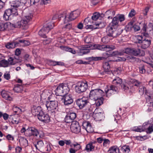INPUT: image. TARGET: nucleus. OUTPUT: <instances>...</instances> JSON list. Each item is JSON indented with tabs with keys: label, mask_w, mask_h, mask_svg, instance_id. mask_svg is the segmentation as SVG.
<instances>
[{
	"label": "nucleus",
	"mask_w": 153,
	"mask_h": 153,
	"mask_svg": "<svg viewBox=\"0 0 153 153\" xmlns=\"http://www.w3.org/2000/svg\"><path fill=\"white\" fill-rule=\"evenodd\" d=\"M11 8L5 10L3 15L4 19L7 21L11 19V16H16L18 15L17 10L18 7H13L12 6L11 3Z\"/></svg>",
	"instance_id": "7ed1b4c3"
},
{
	"label": "nucleus",
	"mask_w": 153,
	"mask_h": 153,
	"mask_svg": "<svg viewBox=\"0 0 153 153\" xmlns=\"http://www.w3.org/2000/svg\"><path fill=\"white\" fill-rule=\"evenodd\" d=\"M54 23L51 22L49 23L46 26L41 29L39 32V35L43 38L46 37V34L48 33L50 30L54 27Z\"/></svg>",
	"instance_id": "6e6552de"
},
{
	"label": "nucleus",
	"mask_w": 153,
	"mask_h": 153,
	"mask_svg": "<svg viewBox=\"0 0 153 153\" xmlns=\"http://www.w3.org/2000/svg\"><path fill=\"white\" fill-rule=\"evenodd\" d=\"M76 63L78 64H86L88 63V62H83L82 60H79L77 61L76 62Z\"/></svg>",
	"instance_id": "69168bd1"
},
{
	"label": "nucleus",
	"mask_w": 153,
	"mask_h": 153,
	"mask_svg": "<svg viewBox=\"0 0 153 153\" xmlns=\"http://www.w3.org/2000/svg\"><path fill=\"white\" fill-rule=\"evenodd\" d=\"M115 14V12L112 10H109L106 12L105 16L107 17L108 19H111Z\"/></svg>",
	"instance_id": "cd10ccee"
},
{
	"label": "nucleus",
	"mask_w": 153,
	"mask_h": 153,
	"mask_svg": "<svg viewBox=\"0 0 153 153\" xmlns=\"http://www.w3.org/2000/svg\"><path fill=\"white\" fill-rule=\"evenodd\" d=\"M44 143L42 140L38 142L37 145H35V146L36 149L39 150L42 149L44 146Z\"/></svg>",
	"instance_id": "4c0bfd02"
},
{
	"label": "nucleus",
	"mask_w": 153,
	"mask_h": 153,
	"mask_svg": "<svg viewBox=\"0 0 153 153\" xmlns=\"http://www.w3.org/2000/svg\"><path fill=\"white\" fill-rule=\"evenodd\" d=\"M112 83L114 85H120L122 83V80L121 78L116 77L113 79Z\"/></svg>",
	"instance_id": "7c9ffc66"
},
{
	"label": "nucleus",
	"mask_w": 153,
	"mask_h": 153,
	"mask_svg": "<svg viewBox=\"0 0 153 153\" xmlns=\"http://www.w3.org/2000/svg\"><path fill=\"white\" fill-rule=\"evenodd\" d=\"M98 109H96L93 114V116L96 121H100L102 120L103 114L101 112L97 113Z\"/></svg>",
	"instance_id": "4be33fe9"
},
{
	"label": "nucleus",
	"mask_w": 153,
	"mask_h": 153,
	"mask_svg": "<svg viewBox=\"0 0 153 153\" xmlns=\"http://www.w3.org/2000/svg\"><path fill=\"white\" fill-rule=\"evenodd\" d=\"M4 78L7 80H9L10 78V74L9 72H6L4 75Z\"/></svg>",
	"instance_id": "603ef678"
},
{
	"label": "nucleus",
	"mask_w": 153,
	"mask_h": 153,
	"mask_svg": "<svg viewBox=\"0 0 153 153\" xmlns=\"http://www.w3.org/2000/svg\"><path fill=\"white\" fill-rule=\"evenodd\" d=\"M91 23V22L90 21V19L89 18L87 17L85 19L84 22V25H86V26L89 25Z\"/></svg>",
	"instance_id": "8fccbe9b"
},
{
	"label": "nucleus",
	"mask_w": 153,
	"mask_h": 153,
	"mask_svg": "<svg viewBox=\"0 0 153 153\" xmlns=\"http://www.w3.org/2000/svg\"><path fill=\"white\" fill-rule=\"evenodd\" d=\"M9 63L11 65H14L19 61V57H10L8 59Z\"/></svg>",
	"instance_id": "bb28decb"
},
{
	"label": "nucleus",
	"mask_w": 153,
	"mask_h": 153,
	"mask_svg": "<svg viewBox=\"0 0 153 153\" xmlns=\"http://www.w3.org/2000/svg\"><path fill=\"white\" fill-rule=\"evenodd\" d=\"M88 87L87 82H78L75 87L76 91L79 93L84 92L85 91Z\"/></svg>",
	"instance_id": "1a4fd4ad"
},
{
	"label": "nucleus",
	"mask_w": 153,
	"mask_h": 153,
	"mask_svg": "<svg viewBox=\"0 0 153 153\" xmlns=\"http://www.w3.org/2000/svg\"><path fill=\"white\" fill-rule=\"evenodd\" d=\"M79 14L80 12L78 10L73 11L67 15L66 12H64L63 14L65 19L64 22H66L69 21L74 20L78 17Z\"/></svg>",
	"instance_id": "0eeeda50"
},
{
	"label": "nucleus",
	"mask_w": 153,
	"mask_h": 153,
	"mask_svg": "<svg viewBox=\"0 0 153 153\" xmlns=\"http://www.w3.org/2000/svg\"><path fill=\"white\" fill-rule=\"evenodd\" d=\"M51 2V0H41L40 4H45L49 3Z\"/></svg>",
	"instance_id": "13d9d810"
},
{
	"label": "nucleus",
	"mask_w": 153,
	"mask_h": 153,
	"mask_svg": "<svg viewBox=\"0 0 153 153\" xmlns=\"http://www.w3.org/2000/svg\"><path fill=\"white\" fill-rule=\"evenodd\" d=\"M22 19L20 21L17 22L15 25H14V28H22L23 29H25V27L27 26L24 25V22H22Z\"/></svg>",
	"instance_id": "a878e982"
},
{
	"label": "nucleus",
	"mask_w": 153,
	"mask_h": 153,
	"mask_svg": "<svg viewBox=\"0 0 153 153\" xmlns=\"http://www.w3.org/2000/svg\"><path fill=\"white\" fill-rule=\"evenodd\" d=\"M19 42L22 46H27L30 44L29 42L27 40H20Z\"/></svg>",
	"instance_id": "de8ad7c7"
},
{
	"label": "nucleus",
	"mask_w": 153,
	"mask_h": 153,
	"mask_svg": "<svg viewBox=\"0 0 153 153\" xmlns=\"http://www.w3.org/2000/svg\"><path fill=\"white\" fill-rule=\"evenodd\" d=\"M117 59L116 60V61H125L126 59H131V57L129 56H127L126 59L125 58L121 57H118Z\"/></svg>",
	"instance_id": "3c124183"
},
{
	"label": "nucleus",
	"mask_w": 153,
	"mask_h": 153,
	"mask_svg": "<svg viewBox=\"0 0 153 153\" xmlns=\"http://www.w3.org/2000/svg\"><path fill=\"white\" fill-rule=\"evenodd\" d=\"M104 95V93L101 90L97 89L91 90L89 94V98L91 100H96Z\"/></svg>",
	"instance_id": "39448f33"
},
{
	"label": "nucleus",
	"mask_w": 153,
	"mask_h": 153,
	"mask_svg": "<svg viewBox=\"0 0 153 153\" xmlns=\"http://www.w3.org/2000/svg\"><path fill=\"white\" fill-rule=\"evenodd\" d=\"M4 30H12L14 28V25L11 24L10 22H7L4 23Z\"/></svg>",
	"instance_id": "c756f323"
},
{
	"label": "nucleus",
	"mask_w": 153,
	"mask_h": 153,
	"mask_svg": "<svg viewBox=\"0 0 153 153\" xmlns=\"http://www.w3.org/2000/svg\"><path fill=\"white\" fill-rule=\"evenodd\" d=\"M97 48L102 51L108 52L114 49L115 47L112 45H98L97 47Z\"/></svg>",
	"instance_id": "4468645a"
},
{
	"label": "nucleus",
	"mask_w": 153,
	"mask_h": 153,
	"mask_svg": "<svg viewBox=\"0 0 153 153\" xmlns=\"http://www.w3.org/2000/svg\"><path fill=\"white\" fill-rule=\"evenodd\" d=\"M119 148L116 146L111 147L108 150L109 153H119Z\"/></svg>",
	"instance_id": "473e14b6"
},
{
	"label": "nucleus",
	"mask_w": 153,
	"mask_h": 153,
	"mask_svg": "<svg viewBox=\"0 0 153 153\" xmlns=\"http://www.w3.org/2000/svg\"><path fill=\"white\" fill-rule=\"evenodd\" d=\"M94 143H90L86 146L85 150L87 152H90L93 151L94 149Z\"/></svg>",
	"instance_id": "c85d7f7f"
},
{
	"label": "nucleus",
	"mask_w": 153,
	"mask_h": 153,
	"mask_svg": "<svg viewBox=\"0 0 153 153\" xmlns=\"http://www.w3.org/2000/svg\"><path fill=\"white\" fill-rule=\"evenodd\" d=\"M18 44L19 43H17L16 42H9L5 46L8 49L13 48L16 47L17 45H18Z\"/></svg>",
	"instance_id": "f704fd0d"
},
{
	"label": "nucleus",
	"mask_w": 153,
	"mask_h": 153,
	"mask_svg": "<svg viewBox=\"0 0 153 153\" xmlns=\"http://www.w3.org/2000/svg\"><path fill=\"white\" fill-rule=\"evenodd\" d=\"M123 53L127 54L137 56L141 54V51L140 49L134 48H127L123 51Z\"/></svg>",
	"instance_id": "9d476101"
},
{
	"label": "nucleus",
	"mask_w": 153,
	"mask_h": 153,
	"mask_svg": "<svg viewBox=\"0 0 153 153\" xmlns=\"http://www.w3.org/2000/svg\"><path fill=\"white\" fill-rule=\"evenodd\" d=\"M143 31V35L146 38L144 39L141 36H137L134 37L135 42L141 44V47L143 49L147 48L150 45L151 41L150 38H148L149 34L146 33V28L145 25H144L142 29Z\"/></svg>",
	"instance_id": "f03ea898"
},
{
	"label": "nucleus",
	"mask_w": 153,
	"mask_h": 153,
	"mask_svg": "<svg viewBox=\"0 0 153 153\" xmlns=\"http://www.w3.org/2000/svg\"><path fill=\"white\" fill-rule=\"evenodd\" d=\"M100 16V14L98 13H95L93 14L91 17L92 19L94 21L97 20Z\"/></svg>",
	"instance_id": "a18cd8bd"
},
{
	"label": "nucleus",
	"mask_w": 153,
	"mask_h": 153,
	"mask_svg": "<svg viewBox=\"0 0 153 153\" xmlns=\"http://www.w3.org/2000/svg\"><path fill=\"white\" fill-rule=\"evenodd\" d=\"M103 141V145L105 146H107V145L109 144L110 143V141L107 139H104Z\"/></svg>",
	"instance_id": "680f3d73"
},
{
	"label": "nucleus",
	"mask_w": 153,
	"mask_h": 153,
	"mask_svg": "<svg viewBox=\"0 0 153 153\" xmlns=\"http://www.w3.org/2000/svg\"><path fill=\"white\" fill-rule=\"evenodd\" d=\"M41 114L38 116V119L40 120L45 123L50 122V117L48 114H45L43 111L41 112Z\"/></svg>",
	"instance_id": "2eb2a0df"
},
{
	"label": "nucleus",
	"mask_w": 153,
	"mask_h": 153,
	"mask_svg": "<svg viewBox=\"0 0 153 153\" xmlns=\"http://www.w3.org/2000/svg\"><path fill=\"white\" fill-rule=\"evenodd\" d=\"M72 27V25L71 24H67L65 27L63 28V29L68 30H70Z\"/></svg>",
	"instance_id": "5fc2aeb1"
},
{
	"label": "nucleus",
	"mask_w": 153,
	"mask_h": 153,
	"mask_svg": "<svg viewBox=\"0 0 153 153\" xmlns=\"http://www.w3.org/2000/svg\"><path fill=\"white\" fill-rule=\"evenodd\" d=\"M70 128L71 131L74 133H78L80 131V127L78 123L76 121H74L72 122Z\"/></svg>",
	"instance_id": "f8f14e48"
},
{
	"label": "nucleus",
	"mask_w": 153,
	"mask_h": 153,
	"mask_svg": "<svg viewBox=\"0 0 153 153\" xmlns=\"http://www.w3.org/2000/svg\"><path fill=\"white\" fill-rule=\"evenodd\" d=\"M45 105L50 113H54L58 111V102L56 101H50L46 102Z\"/></svg>",
	"instance_id": "423d86ee"
},
{
	"label": "nucleus",
	"mask_w": 153,
	"mask_h": 153,
	"mask_svg": "<svg viewBox=\"0 0 153 153\" xmlns=\"http://www.w3.org/2000/svg\"><path fill=\"white\" fill-rule=\"evenodd\" d=\"M131 130L137 132H141L143 131V129L140 126H134L131 128Z\"/></svg>",
	"instance_id": "ea45409f"
},
{
	"label": "nucleus",
	"mask_w": 153,
	"mask_h": 153,
	"mask_svg": "<svg viewBox=\"0 0 153 153\" xmlns=\"http://www.w3.org/2000/svg\"><path fill=\"white\" fill-rule=\"evenodd\" d=\"M105 91L106 96L108 97H110L115 93V92L113 91L111 89L108 88H106L105 90Z\"/></svg>",
	"instance_id": "79ce46f5"
},
{
	"label": "nucleus",
	"mask_w": 153,
	"mask_h": 153,
	"mask_svg": "<svg viewBox=\"0 0 153 153\" xmlns=\"http://www.w3.org/2000/svg\"><path fill=\"white\" fill-rule=\"evenodd\" d=\"M102 24L100 23H95L93 25H87L85 26V28L86 29H97L101 28L102 27L100 26Z\"/></svg>",
	"instance_id": "b1692460"
},
{
	"label": "nucleus",
	"mask_w": 153,
	"mask_h": 153,
	"mask_svg": "<svg viewBox=\"0 0 153 153\" xmlns=\"http://www.w3.org/2000/svg\"><path fill=\"white\" fill-rule=\"evenodd\" d=\"M64 13V12H60L57 13L53 16L52 18V20H55L57 19V20H59L62 19L64 21L65 19H64V16L63 15Z\"/></svg>",
	"instance_id": "412c9836"
},
{
	"label": "nucleus",
	"mask_w": 153,
	"mask_h": 153,
	"mask_svg": "<svg viewBox=\"0 0 153 153\" xmlns=\"http://www.w3.org/2000/svg\"><path fill=\"white\" fill-rule=\"evenodd\" d=\"M13 111L16 113L20 114L22 112L21 109L16 106H13Z\"/></svg>",
	"instance_id": "c03bdc74"
},
{
	"label": "nucleus",
	"mask_w": 153,
	"mask_h": 153,
	"mask_svg": "<svg viewBox=\"0 0 153 153\" xmlns=\"http://www.w3.org/2000/svg\"><path fill=\"white\" fill-rule=\"evenodd\" d=\"M126 27L129 30H131L132 28H134V30H136L135 27L134 25V23L132 22L128 23V25L126 26Z\"/></svg>",
	"instance_id": "49530a36"
},
{
	"label": "nucleus",
	"mask_w": 153,
	"mask_h": 153,
	"mask_svg": "<svg viewBox=\"0 0 153 153\" xmlns=\"http://www.w3.org/2000/svg\"><path fill=\"white\" fill-rule=\"evenodd\" d=\"M82 126L83 128H84L88 132L91 133L93 132V128L91 127V124L88 122H84L82 123Z\"/></svg>",
	"instance_id": "f3484780"
},
{
	"label": "nucleus",
	"mask_w": 153,
	"mask_h": 153,
	"mask_svg": "<svg viewBox=\"0 0 153 153\" xmlns=\"http://www.w3.org/2000/svg\"><path fill=\"white\" fill-rule=\"evenodd\" d=\"M22 90V86L19 85H16L14 88V91L17 93L21 92Z\"/></svg>",
	"instance_id": "58836bf2"
},
{
	"label": "nucleus",
	"mask_w": 153,
	"mask_h": 153,
	"mask_svg": "<svg viewBox=\"0 0 153 153\" xmlns=\"http://www.w3.org/2000/svg\"><path fill=\"white\" fill-rule=\"evenodd\" d=\"M109 89L115 92H116L117 90V88L114 85H111Z\"/></svg>",
	"instance_id": "e2e57ef3"
},
{
	"label": "nucleus",
	"mask_w": 153,
	"mask_h": 153,
	"mask_svg": "<svg viewBox=\"0 0 153 153\" xmlns=\"http://www.w3.org/2000/svg\"><path fill=\"white\" fill-rule=\"evenodd\" d=\"M95 101V104L97 106H99L102 104L103 101V98L102 97L98 98V99L94 100Z\"/></svg>",
	"instance_id": "e433bc0d"
},
{
	"label": "nucleus",
	"mask_w": 153,
	"mask_h": 153,
	"mask_svg": "<svg viewBox=\"0 0 153 153\" xmlns=\"http://www.w3.org/2000/svg\"><path fill=\"white\" fill-rule=\"evenodd\" d=\"M134 84L135 86L139 87L142 85L141 82L137 80H135L134 82Z\"/></svg>",
	"instance_id": "bf43d9fd"
},
{
	"label": "nucleus",
	"mask_w": 153,
	"mask_h": 153,
	"mask_svg": "<svg viewBox=\"0 0 153 153\" xmlns=\"http://www.w3.org/2000/svg\"><path fill=\"white\" fill-rule=\"evenodd\" d=\"M147 133L150 134L153 131V124L150 125L146 130Z\"/></svg>",
	"instance_id": "09e8293b"
},
{
	"label": "nucleus",
	"mask_w": 153,
	"mask_h": 153,
	"mask_svg": "<svg viewBox=\"0 0 153 153\" xmlns=\"http://www.w3.org/2000/svg\"><path fill=\"white\" fill-rule=\"evenodd\" d=\"M19 142L21 145L24 147H26L28 145V141L25 138H21L19 140Z\"/></svg>",
	"instance_id": "c9c22d12"
},
{
	"label": "nucleus",
	"mask_w": 153,
	"mask_h": 153,
	"mask_svg": "<svg viewBox=\"0 0 153 153\" xmlns=\"http://www.w3.org/2000/svg\"><path fill=\"white\" fill-rule=\"evenodd\" d=\"M89 49H88L82 48L80 50V55H82L84 54L88 53L89 52Z\"/></svg>",
	"instance_id": "37998d69"
},
{
	"label": "nucleus",
	"mask_w": 153,
	"mask_h": 153,
	"mask_svg": "<svg viewBox=\"0 0 153 153\" xmlns=\"http://www.w3.org/2000/svg\"><path fill=\"white\" fill-rule=\"evenodd\" d=\"M33 17V15L31 13L25 15L22 19V22H24V25L27 26L28 23L31 20Z\"/></svg>",
	"instance_id": "aec40b11"
},
{
	"label": "nucleus",
	"mask_w": 153,
	"mask_h": 153,
	"mask_svg": "<svg viewBox=\"0 0 153 153\" xmlns=\"http://www.w3.org/2000/svg\"><path fill=\"white\" fill-rule=\"evenodd\" d=\"M68 115H69V116L72 120H74L76 117V114L74 113H70Z\"/></svg>",
	"instance_id": "4d7b16f0"
},
{
	"label": "nucleus",
	"mask_w": 153,
	"mask_h": 153,
	"mask_svg": "<svg viewBox=\"0 0 153 153\" xmlns=\"http://www.w3.org/2000/svg\"><path fill=\"white\" fill-rule=\"evenodd\" d=\"M88 103V101L85 97L78 99L76 101V103L79 108H82L85 107Z\"/></svg>",
	"instance_id": "dca6fc26"
},
{
	"label": "nucleus",
	"mask_w": 153,
	"mask_h": 153,
	"mask_svg": "<svg viewBox=\"0 0 153 153\" xmlns=\"http://www.w3.org/2000/svg\"><path fill=\"white\" fill-rule=\"evenodd\" d=\"M90 58L93 60L95 61H98L102 59L103 57H92Z\"/></svg>",
	"instance_id": "052dcab7"
},
{
	"label": "nucleus",
	"mask_w": 153,
	"mask_h": 153,
	"mask_svg": "<svg viewBox=\"0 0 153 153\" xmlns=\"http://www.w3.org/2000/svg\"><path fill=\"white\" fill-rule=\"evenodd\" d=\"M135 14V10L134 9H132L129 14V16L132 17L134 16Z\"/></svg>",
	"instance_id": "0e129e2a"
},
{
	"label": "nucleus",
	"mask_w": 153,
	"mask_h": 153,
	"mask_svg": "<svg viewBox=\"0 0 153 153\" xmlns=\"http://www.w3.org/2000/svg\"><path fill=\"white\" fill-rule=\"evenodd\" d=\"M32 114L34 116H37V117L41 114V112H42L41 108L40 106L37 107H33L31 109Z\"/></svg>",
	"instance_id": "6ab92c4d"
},
{
	"label": "nucleus",
	"mask_w": 153,
	"mask_h": 153,
	"mask_svg": "<svg viewBox=\"0 0 153 153\" xmlns=\"http://www.w3.org/2000/svg\"><path fill=\"white\" fill-rule=\"evenodd\" d=\"M121 150L123 152L125 153H129L130 150L128 146L124 145L122 147Z\"/></svg>",
	"instance_id": "a19ab883"
},
{
	"label": "nucleus",
	"mask_w": 153,
	"mask_h": 153,
	"mask_svg": "<svg viewBox=\"0 0 153 153\" xmlns=\"http://www.w3.org/2000/svg\"><path fill=\"white\" fill-rule=\"evenodd\" d=\"M69 91V89L67 85L62 84L57 87L55 92L56 95L62 96L68 94Z\"/></svg>",
	"instance_id": "20e7f679"
},
{
	"label": "nucleus",
	"mask_w": 153,
	"mask_h": 153,
	"mask_svg": "<svg viewBox=\"0 0 153 153\" xmlns=\"http://www.w3.org/2000/svg\"><path fill=\"white\" fill-rule=\"evenodd\" d=\"M6 138L8 140H14L13 137L10 134H8L6 136Z\"/></svg>",
	"instance_id": "774afa93"
},
{
	"label": "nucleus",
	"mask_w": 153,
	"mask_h": 153,
	"mask_svg": "<svg viewBox=\"0 0 153 153\" xmlns=\"http://www.w3.org/2000/svg\"><path fill=\"white\" fill-rule=\"evenodd\" d=\"M62 99L63 100L64 105H70L73 102L72 97L70 94H67L62 97Z\"/></svg>",
	"instance_id": "ddd939ff"
},
{
	"label": "nucleus",
	"mask_w": 153,
	"mask_h": 153,
	"mask_svg": "<svg viewBox=\"0 0 153 153\" xmlns=\"http://www.w3.org/2000/svg\"><path fill=\"white\" fill-rule=\"evenodd\" d=\"M21 51L20 50L19 48H17L16 49L15 51V54L17 56V57H18V56L21 54Z\"/></svg>",
	"instance_id": "338daca9"
},
{
	"label": "nucleus",
	"mask_w": 153,
	"mask_h": 153,
	"mask_svg": "<svg viewBox=\"0 0 153 153\" xmlns=\"http://www.w3.org/2000/svg\"><path fill=\"white\" fill-rule=\"evenodd\" d=\"M61 48L62 50L64 51H68L71 52L73 54H75L76 53L75 50L72 48H70L68 47L67 46H62L61 47Z\"/></svg>",
	"instance_id": "72a5a7b5"
},
{
	"label": "nucleus",
	"mask_w": 153,
	"mask_h": 153,
	"mask_svg": "<svg viewBox=\"0 0 153 153\" xmlns=\"http://www.w3.org/2000/svg\"><path fill=\"white\" fill-rule=\"evenodd\" d=\"M139 91L140 95H143L144 94L146 95L149 98H150V96L149 95L146 88L143 85L139 87Z\"/></svg>",
	"instance_id": "5701e85b"
},
{
	"label": "nucleus",
	"mask_w": 153,
	"mask_h": 153,
	"mask_svg": "<svg viewBox=\"0 0 153 153\" xmlns=\"http://www.w3.org/2000/svg\"><path fill=\"white\" fill-rule=\"evenodd\" d=\"M65 122L67 123H70L71 122H72V120L71 119V118L70 117L69 115H67L66 117L65 118Z\"/></svg>",
	"instance_id": "6e6d98bb"
},
{
	"label": "nucleus",
	"mask_w": 153,
	"mask_h": 153,
	"mask_svg": "<svg viewBox=\"0 0 153 153\" xmlns=\"http://www.w3.org/2000/svg\"><path fill=\"white\" fill-rule=\"evenodd\" d=\"M30 0H13L12 2V6L13 7H19L21 3L25 4L27 2L30 3Z\"/></svg>",
	"instance_id": "a211bd4d"
},
{
	"label": "nucleus",
	"mask_w": 153,
	"mask_h": 153,
	"mask_svg": "<svg viewBox=\"0 0 153 153\" xmlns=\"http://www.w3.org/2000/svg\"><path fill=\"white\" fill-rule=\"evenodd\" d=\"M2 97L6 100H12V98L7 94V92L5 91H3L1 93Z\"/></svg>",
	"instance_id": "2f4dec72"
},
{
	"label": "nucleus",
	"mask_w": 153,
	"mask_h": 153,
	"mask_svg": "<svg viewBox=\"0 0 153 153\" xmlns=\"http://www.w3.org/2000/svg\"><path fill=\"white\" fill-rule=\"evenodd\" d=\"M39 134L38 130L33 127H28L26 131V136H37Z\"/></svg>",
	"instance_id": "9b49d317"
},
{
	"label": "nucleus",
	"mask_w": 153,
	"mask_h": 153,
	"mask_svg": "<svg viewBox=\"0 0 153 153\" xmlns=\"http://www.w3.org/2000/svg\"><path fill=\"white\" fill-rule=\"evenodd\" d=\"M125 20V16L123 14H118L114 17L107 27L106 32L108 35L114 38L120 34V33H119L117 30H115V28Z\"/></svg>",
	"instance_id": "f257e3e1"
},
{
	"label": "nucleus",
	"mask_w": 153,
	"mask_h": 153,
	"mask_svg": "<svg viewBox=\"0 0 153 153\" xmlns=\"http://www.w3.org/2000/svg\"><path fill=\"white\" fill-rule=\"evenodd\" d=\"M73 145L74 147L75 148V149L76 150V151L78 150L79 149L81 148V146L78 143H77L76 144H73L72 145H71L70 146L72 147V145Z\"/></svg>",
	"instance_id": "864d4df0"
},
{
	"label": "nucleus",
	"mask_w": 153,
	"mask_h": 153,
	"mask_svg": "<svg viewBox=\"0 0 153 153\" xmlns=\"http://www.w3.org/2000/svg\"><path fill=\"white\" fill-rule=\"evenodd\" d=\"M103 68L104 70V71L103 73V74H109L111 72L109 71L110 66L108 62H105L103 64Z\"/></svg>",
	"instance_id": "393cba45"
}]
</instances>
